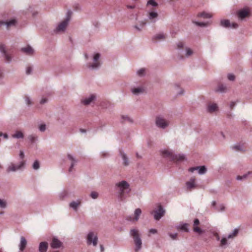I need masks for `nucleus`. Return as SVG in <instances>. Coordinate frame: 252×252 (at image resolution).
Segmentation results:
<instances>
[{"instance_id": "nucleus-1", "label": "nucleus", "mask_w": 252, "mask_h": 252, "mask_svg": "<svg viewBox=\"0 0 252 252\" xmlns=\"http://www.w3.org/2000/svg\"><path fill=\"white\" fill-rule=\"evenodd\" d=\"M114 189L118 200L122 202L125 201L127 194L131 191L129 184L125 180L116 183L115 185Z\"/></svg>"}, {"instance_id": "nucleus-2", "label": "nucleus", "mask_w": 252, "mask_h": 252, "mask_svg": "<svg viewBox=\"0 0 252 252\" xmlns=\"http://www.w3.org/2000/svg\"><path fill=\"white\" fill-rule=\"evenodd\" d=\"M160 153L163 158L174 162H181L187 159L185 155L174 154L172 151L168 150H161Z\"/></svg>"}, {"instance_id": "nucleus-3", "label": "nucleus", "mask_w": 252, "mask_h": 252, "mask_svg": "<svg viewBox=\"0 0 252 252\" xmlns=\"http://www.w3.org/2000/svg\"><path fill=\"white\" fill-rule=\"evenodd\" d=\"M129 235L132 238L135 245V252H139L142 248V241L141 238V234L138 229L133 228L129 231Z\"/></svg>"}, {"instance_id": "nucleus-4", "label": "nucleus", "mask_w": 252, "mask_h": 252, "mask_svg": "<svg viewBox=\"0 0 252 252\" xmlns=\"http://www.w3.org/2000/svg\"><path fill=\"white\" fill-rule=\"evenodd\" d=\"M26 164L25 160H21L17 163L11 162L6 167V172L7 173L22 172L25 169Z\"/></svg>"}, {"instance_id": "nucleus-5", "label": "nucleus", "mask_w": 252, "mask_h": 252, "mask_svg": "<svg viewBox=\"0 0 252 252\" xmlns=\"http://www.w3.org/2000/svg\"><path fill=\"white\" fill-rule=\"evenodd\" d=\"M155 123L158 128L162 129L167 128L170 124V121L162 115H158L156 116Z\"/></svg>"}, {"instance_id": "nucleus-6", "label": "nucleus", "mask_w": 252, "mask_h": 252, "mask_svg": "<svg viewBox=\"0 0 252 252\" xmlns=\"http://www.w3.org/2000/svg\"><path fill=\"white\" fill-rule=\"evenodd\" d=\"M100 54L96 53L93 55V63H88L87 67L91 70L98 69L101 66V63L99 61Z\"/></svg>"}, {"instance_id": "nucleus-7", "label": "nucleus", "mask_w": 252, "mask_h": 252, "mask_svg": "<svg viewBox=\"0 0 252 252\" xmlns=\"http://www.w3.org/2000/svg\"><path fill=\"white\" fill-rule=\"evenodd\" d=\"M98 241L97 233L91 231H89L86 236V243L87 245H92L94 247H96L97 245Z\"/></svg>"}, {"instance_id": "nucleus-8", "label": "nucleus", "mask_w": 252, "mask_h": 252, "mask_svg": "<svg viewBox=\"0 0 252 252\" xmlns=\"http://www.w3.org/2000/svg\"><path fill=\"white\" fill-rule=\"evenodd\" d=\"M72 12L68 11L67 13L66 18L57 26L55 30L56 32H64L70 19Z\"/></svg>"}, {"instance_id": "nucleus-9", "label": "nucleus", "mask_w": 252, "mask_h": 252, "mask_svg": "<svg viewBox=\"0 0 252 252\" xmlns=\"http://www.w3.org/2000/svg\"><path fill=\"white\" fill-rule=\"evenodd\" d=\"M153 213H154V219L158 220L164 215L165 210L161 205H159L158 206V209L154 210Z\"/></svg>"}, {"instance_id": "nucleus-10", "label": "nucleus", "mask_w": 252, "mask_h": 252, "mask_svg": "<svg viewBox=\"0 0 252 252\" xmlns=\"http://www.w3.org/2000/svg\"><path fill=\"white\" fill-rule=\"evenodd\" d=\"M0 52L2 54V56L4 57V60L6 63H10L11 62L12 57L7 53L5 45L0 44Z\"/></svg>"}, {"instance_id": "nucleus-11", "label": "nucleus", "mask_w": 252, "mask_h": 252, "mask_svg": "<svg viewBox=\"0 0 252 252\" xmlns=\"http://www.w3.org/2000/svg\"><path fill=\"white\" fill-rule=\"evenodd\" d=\"M211 208L216 212H223L225 211V206L223 204H217L216 201H212Z\"/></svg>"}, {"instance_id": "nucleus-12", "label": "nucleus", "mask_w": 252, "mask_h": 252, "mask_svg": "<svg viewBox=\"0 0 252 252\" xmlns=\"http://www.w3.org/2000/svg\"><path fill=\"white\" fill-rule=\"evenodd\" d=\"M63 246V243L57 237H54L50 243V246L52 249H58Z\"/></svg>"}, {"instance_id": "nucleus-13", "label": "nucleus", "mask_w": 252, "mask_h": 252, "mask_svg": "<svg viewBox=\"0 0 252 252\" xmlns=\"http://www.w3.org/2000/svg\"><path fill=\"white\" fill-rule=\"evenodd\" d=\"M67 158L70 161V165L68 169L69 172L72 171L73 167L77 163L78 160L71 154H68L67 155Z\"/></svg>"}, {"instance_id": "nucleus-14", "label": "nucleus", "mask_w": 252, "mask_h": 252, "mask_svg": "<svg viewBox=\"0 0 252 252\" xmlns=\"http://www.w3.org/2000/svg\"><path fill=\"white\" fill-rule=\"evenodd\" d=\"M130 91L132 94L134 95H139L143 94L145 91V89L143 87L140 86L138 87H131Z\"/></svg>"}, {"instance_id": "nucleus-15", "label": "nucleus", "mask_w": 252, "mask_h": 252, "mask_svg": "<svg viewBox=\"0 0 252 252\" xmlns=\"http://www.w3.org/2000/svg\"><path fill=\"white\" fill-rule=\"evenodd\" d=\"M188 170L191 173H193L195 171H196L199 174L202 175L205 173V165L190 167Z\"/></svg>"}, {"instance_id": "nucleus-16", "label": "nucleus", "mask_w": 252, "mask_h": 252, "mask_svg": "<svg viewBox=\"0 0 252 252\" xmlns=\"http://www.w3.org/2000/svg\"><path fill=\"white\" fill-rule=\"evenodd\" d=\"M177 49L178 50V58L180 59L184 58L182 53L184 49V44L183 42L179 41L177 43Z\"/></svg>"}, {"instance_id": "nucleus-17", "label": "nucleus", "mask_w": 252, "mask_h": 252, "mask_svg": "<svg viewBox=\"0 0 252 252\" xmlns=\"http://www.w3.org/2000/svg\"><path fill=\"white\" fill-rule=\"evenodd\" d=\"M95 99V95L91 94L88 97H86L81 100V102L85 105H88Z\"/></svg>"}, {"instance_id": "nucleus-18", "label": "nucleus", "mask_w": 252, "mask_h": 252, "mask_svg": "<svg viewBox=\"0 0 252 252\" xmlns=\"http://www.w3.org/2000/svg\"><path fill=\"white\" fill-rule=\"evenodd\" d=\"M119 154L123 160V165L125 166H128L129 164V162L128 158L126 154L125 153L123 150L121 149L119 150Z\"/></svg>"}, {"instance_id": "nucleus-19", "label": "nucleus", "mask_w": 252, "mask_h": 252, "mask_svg": "<svg viewBox=\"0 0 252 252\" xmlns=\"http://www.w3.org/2000/svg\"><path fill=\"white\" fill-rule=\"evenodd\" d=\"M20 50L23 53L29 56H32L34 53L33 49L30 45H28L25 47H22Z\"/></svg>"}, {"instance_id": "nucleus-20", "label": "nucleus", "mask_w": 252, "mask_h": 252, "mask_svg": "<svg viewBox=\"0 0 252 252\" xmlns=\"http://www.w3.org/2000/svg\"><path fill=\"white\" fill-rule=\"evenodd\" d=\"M146 24L147 23L145 21H140L138 22L137 24L133 26V27L136 32H140L146 26Z\"/></svg>"}, {"instance_id": "nucleus-21", "label": "nucleus", "mask_w": 252, "mask_h": 252, "mask_svg": "<svg viewBox=\"0 0 252 252\" xmlns=\"http://www.w3.org/2000/svg\"><path fill=\"white\" fill-rule=\"evenodd\" d=\"M17 23V21L15 19H11L9 21H0V26L2 25H5L7 28L14 26Z\"/></svg>"}, {"instance_id": "nucleus-22", "label": "nucleus", "mask_w": 252, "mask_h": 252, "mask_svg": "<svg viewBox=\"0 0 252 252\" xmlns=\"http://www.w3.org/2000/svg\"><path fill=\"white\" fill-rule=\"evenodd\" d=\"M208 224H206V231H210L212 233L214 234V235L216 237V240L217 241H219L220 239V237L218 234V233L216 232V228L212 227L210 228V227L208 226Z\"/></svg>"}, {"instance_id": "nucleus-23", "label": "nucleus", "mask_w": 252, "mask_h": 252, "mask_svg": "<svg viewBox=\"0 0 252 252\" xmlns=\"http://www.w3.org/2000/svg\"><path fill=\"white\" fill-rule=\"evenodd\" d=\"M218 110V107L216 103H210L208 105L207 111L210 113H214Z\"/></svg>"}, {"instance_id": "nucleus-24", "label": "nucleus", "mask_w": 252, "mask_h": 252, "mask_svg": "<svg viewBox=\"0 0 252 252\" xmlns=\"http://www.w3.org/2000/svg\"><path fill=\"white\" fill-rule=\"evenodd\" d=\"M48 248V244L46 242H42L39 245V252H46Z\"/></svg>"}, {"instance_id": "nucleus-25", "label": "nucleus", "mask_w": 252, "mask_h": 252, "mask_svg": "<svg viewBox=\"0 0 252 252\" xmlns=\"http://www.w3.org/2000/svg\"><path fill=\"white\" fill-rule=\"evenodd\" d=\"M27 244V241L25 237H21L20 238V243L19 245V248L20 251H24L26 247Z\"/></svg>"}, {"instance_id": "nucleus-26", "label": "nucleus", "mask_w": 252, "mask_h": 252, "mask_svg": "<svg viewBox=\"0 0 252 252\" xmlns=\"http://www.w3.org/2000/svg\"><path fill=\"white\" fill-rule=\"evenodd\" d=\"M165 38H166V35L162 32L156 34L153 37V39L154 40H155L157 41L163 40Z\"/></svg>"}, {"instance_id": "nucleus-27", "label": "nucleus", "mask_w": 252, "mask_h": 252, "mask_svg": "<svg viewBox=\"0 0 252 252\" xmlns=\"http://www.w3.org/2000/svg\"><path fill=\"white\" fill-rule=\"evenodd\" d=\"M186 186L189 189H194L195 188V178H190L189 181L186 182Z\"/></svg>"}, {"instance_id": "nucleus-28", "label": "nucleus", "mask_w": 252, "mask_h": 252, "mask_svg": "<svg viewBox=\"0 0 252 252\" xmlns=\"http://www.w3.org/2000/svg\"><path fill=\"white\" fill-rule=\"evenodd\" d=\"M249 11L245 9L240 10L238 13V16L240 19H244L249 15Z\"/></svg>"}, {"instance_id": "nucleus-29", "label": "nucleus", "mask_w": 252, "mask_h": 252, "mask_svg": "<svg viewBox=\"0 0 252 252\" xmlns=\"http://www.w3.org/2000/svg\"><path fill=\"white\" fill-rule=\"evenodd\" d=\"M12 137L16 139H23L24 137L23 133L21 131L17 130L15 133L11 135Z\"/></svg>"}, {"instance_id": "nucleus-30", "label": "nucleus", "mask_w": 252, "mask_h": 252, "mask_svg": "<svg viewBox=\"0 0 252 252\" xmlns=\"http://www.w3.org/2000/svg\"><path fill=\"white\" fill-rule=\"evenodd\" d=\"M158 16V14L155 11H151L149 13L148 18L153 22L156 21V19Z\"/></svg>"}, {"instance_id": "nucleus-31", "label": "nucleus", "mask_w": 252, "mask_h": 252, "mask_svg": "<svg viewBox=\"0 0 252 252\" xmlns=\"http://www.w3.org/2000/svg\"><path fill=\"white\" fill-rule=\"evenodd\" d=\"M147 69L145 68H141L137 70L136 75L140 77H142L146 75Z\"/></svg>"}, {"instance_id": "nucleus-32", "label": "nucleus", "mask_w": 252, "mask_h": 252, "mask_svg": "<svg viewBox=\"0 0 252 252\" xmlns=\"http://www.w3.org/2000/svg\"><path fill=\"white\" fill-rule=\"evenodd\" d=\"M221 26L228 28L231 27V24L228 20H221L220 22Z\"/></svg>"}, {"instance_id": "nucleus-33", "label": "nucleus", "mask_w": 252, "mask_h": 252, "mask_svg": "<svg viewBox=\"0 0 252 252\" xmlns=\"http://www.w3.org/2000/svg\"><path fill=\"white\" fill-rule=\"evenodd\" d=\"M239 232V229L238 228H235L233 231L229 234L227 236L228 239H233L238 235Z\"/></svg>"}, {"instance_id": "nucleus-34", "label": "nucleus", "mask_w": 252, "mask_h": 252, "mask_svg": "<svg viewBox=\"0 0 252 252\" xmlns=\"http://www.w3.org/2000/svg\"><path fill=\"white\" fill-rule=\"evenodd\" d=\"M227 237H223L220 240V247L222 248H225L228 244Z\"/></svg>"}, {"instance_id": "nucleus-35", "label": "nucleus", "mask_w": 252, "mask_h": 252, "mask_svg": "<svg viewBox=\"0 0 252 252\" xmlns=\"http://www.w3.org/2000/svg\"><path fill=\"white\" fill-rule=\"evenodd\" d=\"M141 212L142 211L139 208H137L135 210L134 220L135 221H137L139 220V218L141 214Z\"/></svg>"}, {"instance_id": "nucleus-36", "label": "nucleus", "mask_w": 252, "mask_h": 252, "mask_svg": "<svg viewBox=\"0 0 252 252\" xmlns=\"http://www.w3.org/2000/svg\"><path fill=\"white\" fill-rule=\"evenodd\" d=\"M185 49L186 57L189 58L193 54V52L190 48L189 47H186Z\"/></svg>"}, {"instance_id": "nucleus-37", "label": "nucleus", "mask_w": 252, "mask_h": 252, "mask_svg": "<svg viewBox=\"0 0 252 252\" xmlns=\"http://www.w3.org/2000/svg\"><path fill=\"white\" fill-rule=\"evenodd\" d=\"M79 203L76 201H72L69 204L70 207L72 208L73 210L76 211Z\"/></svg>"}, {"instance_id": "nucleus-38", "label": "nucleus", "mask_w": 252, "mask_h": 252, "mask_svg": "<svg viewBox=\"0 0 252 252\" xmlns=\"http://www.w3.org/2000/svg\"><path fill=\"white\" fill-rule=\"evenodd\" d=\"M189 224L184 223L180 226V229L185 232H188L189 231Z\"/></svg>"}, {"instance_id": "nucleus-39", "label": "nucleus", "mask_w": 252, "mask_h": 252, "mask_svg": "<svg viewBox=\"0 0 252 252\" xmlns=\"http://www.w3.org/2000/svg\"><path fill=\"white\" fill-rule=\"evenodd\" d=\"M32 167L35 170H38L40 168L39 162L37 160H35L32 164Z\"/></svg>"}, {"instance_id": "nucleus-40", "label": "nucleus", "mask_w": 252, "mask_h": 252, "mask_svg": "<svg viewBox=\"0 0 252 252\" xmlns=\"http://www.w3.org/2000/svg\"><path fill=\"white\" fill-rule=\"evenodd\" d=\"M226 90V86L221 84V85H220L218 86V89H217V91L220 92V93H223V92H225Z\"/></svg>"}, {"instance_id": "nucleus-41", "label": "nucleus", "mask_w": 252, "mask_h": 252, "mask_svg": "<svg viewBox=\"0 0 252 252\" xmlns=\"http://www.w3.org/2000/svg\"><path fill=\"white\" fill-rule=\"evenodd\" d=\"M24 99H25V103L28 106H30L32 104V101L31 98L28 95H25Z\"/></svg>"}, {"instance_id": "nucleus-42", "label": "nucleus", "mask_w": 252, "mask_h": 252, "mask_svg": "<svg viewBox=\"0 0 252 252\" xmlns=\"http://www.w3.org/2000/svg\"><path fill=\"white\" fill-rule=\"evenodd\" d=\"M37 139V137L35 135L32 134L28 136V139L32 142L34 143Z\"/></svg>"}, {"instance_id": "nucleus-43", "label": "nucleus", "mask_w": 252, "mask_h": 252, "mask_svg": "<svg viewBox=\"0 0 252 252\" xmlns=\"http://www.w3.org/2000/svg\"><path fill=\"white\" fill-rule=\"evenodd\" d=\"M122 119H123V121L122 122H124L125 121H128L130 123H132V120L131 118H130L128 116H125V115H122V117H121Z\"/></svg>"}, {"instance_id": "nucleus-44", "label": "nucleus", "mask_w": 252, "mask_h": 252, "mask_svg": "<svg viewBox=\"0 0 252 252\" xmlns=\"http://www.w3.org/2000/svg\"><path fill=\"white\" fill-rule=\"evenodd\" d=\"M147 5H151L153 7H156L158 5V4L155 0H149L147 2Z\"/></svg>"}, {"instance_id": "nucleus-45", "label": "nucleus", "mask_w": 252, "mask_h": 252, "mask_svg": "<svg viewBox=\"0 0 252 252\" xmlns=\"http://www.w3.org/2000/svg\"><path fill=\"white\" fill-rule=\"evenodd\" d=\"M7 206V202L6 201L0 199V207L1 208H5Z\"/></svg>"}, {"instance_id": "nucleus-46", "label": "nucleus", "mask_w": 252, "mask_h": 252, "mask_svg": "<svg viewBox=\"0 0 252 252\" xmlns=\"http://www.w3.org/2000/svg\"><path fill=\"white\" fill-rule=\"evenodd\" d=\"M192 22L193 24H194L197 26L201 27H205V23L204 22H196L195 20H192Z\"/></svg>"}, {"instance_id": "nucleus-47", "label": "nucleus", "mask_w": 252, "mask_h": 252, "mask_svg": "<svg viewBox=\"0 0 252 252\" xmlns=\"http://www.w3.org/2000/svg\"><path fill=\"white\" fill-rule=\"evenodd\" d=\"M90 196L94 199H96L98 196V193L96 191H92L90 193Z\"/></svg>"}, {"instance_id": "nucleus-48", "label": "nucleus", "mask_w": 252, "mask_h": 252, "mask_svg": "<svg viewBox=\"0 0 252 252\" xmlns=\"http://www.w3.org/2000/svg\"><path fill=\"white\" fill-rule=\"evenodd\" d=\"M67 195V193L66 191H63L61 192L59 194V198L61 200H63L65 197H66Z\"/></svg>"}, {"instance_id": "nucleus-49", "label": "nucleus", "mask_w": 252, "mask_h": 252, "mask_svg": "<svg viewBox=\"0 0 252 252\" xmlns=\"http://www.w3.org/2000/svg\"><path fill=\"white\" fill-rule=\"evenodd\" d=\"M168 235L172 240H176L177 238L178 234L177 233H169Z\"/></svg>"}, {"instance_id": "nucleus-50", "label": "nucleus", "mask_w": 252, "mask_h": 252, "mask_svg": "<svg viewBox=\"0 0 252 252\" xmlns=\"http://www.w3.org/2000/svg\"><path fill=\"white\" fill-rule=\"evenodd\" d=\"M39 130L41 132H44L45 131L46 128V126L45 124H41L39 126Z\"/></svg>"}, {"instance_id": "nucleus-51", "label": "nucleus", "mask_w": 252, "mask_h": 252, "mask_svg": "<svg viewBox=\"0 0 252 252\" xmlns=\"http://www.w3.org/2000/svg\"><path fill=\"white\" fill-rule=\"evenodd\" d=\"M227 78L230 81H234L235 79V76L234 74L232 73H229L227 75Z\"/></svg>"}, {"instance_id": "nucleus-52", "label": "nucleus", "mask_w": 252, "mask_h": 252, "mask_svg": "<svg viewBox=\"0 0 252 252\" xmlns=\"http://www.w3.org/2000/svg\"><path fill=\"white\" fill-rule=\"evenodd\" d=\"M247 177V174H245L243 176H237V177H236V179L237 180H240V181H242L243 180V179H246Z\"/></svg>"}, {"instance_id": "nucleus-53", "label": "nucleus", "mask_w": 252, "mask_h": 252, "mask_svg": "<svg viewBox=\"0 0 252 252\" xmlns=\"http://www.w3.org/2000/svg\"><path fill=\"white\" fill-rule=\"evenodd\" d=\"M193 231L199 234H200L202 232V230L197 226H195L193 227Z\"/></svg>"}, {"instance_id": "nucleus-54", "label": "nucleus", "mask_w": 252, "mask_h": 252, "mask_svg": "<svg viewBox=\"0 0 252 252\" xmlns=\"http://www.w3.org/2000/svg\"><path fill=\"white\" fill-rule=\"evenodd\" d=\"M101 156L102 158H106L109 156V154L108 152L105 151H103L101 153Z\"/></svg>"}, {"instance_id": "nucleus-55", "label": "nucleus", "mask_w": 252, "mask_h": 252, "mask_svg": "<svg viewBox=\"0 0 252 252\" xmlns=\"http://www.w3.org/2000/svg\"><path fill=\"white\" fill-rule=\"evenodd\" d=\"M48 101V99L46 97H43L40 101V104H44L47 103Z\"/></svg>"}, {"instance_id": "nucleus-56", "label": "nucleus", "mask_w": 252, "mask_h": 252, "mask_svg": "<svg viewBox=\"0 0 252 252\" xmlns=\"http://www.w3.org/2000/svg\"><path fill=\"white\" fill-rule=\"evenodd\" d=\"M32 69L31 66H28L26 68V74L29 75L32 72Z\"/></svg>"}, {"instance_id": "nucleus-57", "label": "nucleus", "mask_w": 252, "mask_h": 252, "mask_svg": "<svg viewBox=\"0 0 252 252\" xmlns=\"http://www.w3.org/2000/svg\"><path fill=\"white\" fill-rule=\"evenodd\" d=\"M232 149L236 151H241L242 150V147L240 145H235L232 147Z\"/></svg>"}, {"instance_id": "nucleus-58", "label": "nucleus", "mask_w": 252, "mask_h": 252, "mask_svg": "<svg viewBox=\"0 0 252 252\" xmlns=\"http://www.w3.org/2000/svg\"><path fill=\"white\" fill-rule=\"evenodd\" d=\"M19 157L22 160H24L23 159L25 158V154L23 151H20L19 153Z\"/></svg>"}, {"instance_id": "nucleus-59", "label": "nucleus", "mask_w": 252, "mask_h": 252, "mask_svg": "<svg viewBox=\"0 0 252 252\" xmlns=\"http://www.w3.org/2000/svg\"><path fill=\"white\" fill-rule=\"evenodd\" d=\"M126 220L129 221H135L134 220V217H131V216H128L126 217Z\"/></svg>"}, {"instance_id": "nucleus-60", "label": "nucleus", "mask_w": 252, "mask_h": 252, "mask_svg": "<svg viewBox=\"0 0 252 252\" xmlns=\"http://www.w3.org/2000/svg\"><path fill=\"white\" fill-rule=\"evenodd\" d=\"M199 224V220L198 219H195L194 220V221H193L194 227L197 226Z\"/></svg>"}, {"instance_id": "nucleus-61", "label": "nucleus", "mask_w": 252, "mask_h": 252, "mask_svg": "<svg viewBox=\"0 0 252 252\" xmlns=\"http://www.w3.org/2000/svg\"><path fill=\"white\" fill-rule=\"evenodd\" d=\"M4 77V72L2 68H0V79H2Z\"/></svg>"}, {"instance_id": "nucleus-62", "label": "nucleus", "mask_w": 252, "mask_h": 252, "mask_svg": "<svg viewBox=\"0 0 252 252\" xmlns=\"http://www.w3.org/2000/svg\"><path fill=\"white\" fill-rule=\"evenodd\" d=\"M3 136L4 139H7L8 137V134L6 133H3L2 132H0V137Z\"/></svg>"}, {"instance_id": "nucleus-63", "label": "nucleus", "mask_w": 252, "mask_h": 252, "mask_svg": "<svg viewBox=\"0 0 252 252\" xmlns=\"http://www.w3.org/2000/svg\"><path fill=\"white\" fill-rule=\"evenodd\" d=\"M149 232L152 234H156L157 233V230L156 229L152 228L150 229Z\"/></svg>"}, {"instance_id": "nucleus-64", "label": "nucleus", "mask_w": 252, "mask_h": 252, "mask_svg": "<svg viewBox=\"0 0 252 252\" xmlns=\"http://www.w3.org/2000/svg\"><path fill=\"white\" fill-rule=\"evenodd\" d=\"M238 27V25L237 24L233 23L232 24H231V28L236 29Z\"/></svg>"}]
</instances>
